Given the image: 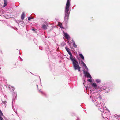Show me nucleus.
Instances as JSON below:
<instances>
[{
	"label": "nucleus",
	"mask_w": 120,
	"mask_h": 120,
	"mask_svg": "<svg viewBox=\"0 0 120 120\" xmlns=\"http://www.w3.org/2000/svg\"><path fill=\"white\" fill-rule=\"evenodd\" d=\"M2 102L3 103L6 104L7 103V102L5 101H2Z\"/></svg>",
	"instance_id": "nucleus-24"
},
{
	"label": "nucleus",
	"mask_w": 120,
	"mask_h": 120,
	"mask_svg": "<svg viewBox=\"0 0 120 120\" xmlns=\"http://www.w3.org/2000/svg\"><path fill=\"white\" fill-rule=\"evenodd\" d=\"M4 4L3 5V7H4L6 6L8 4V2L7 0H4Z\"/></svg>",
	"instance_id": "nucleus-10"
},
{
	"label": "nucleus",
	"mask_w": 120,
	"mask_h": 120,
	"mask_svg": "<svg viewBox=\"0 0 120 120\" xmlns=\"http://www.w3.org/2000/svg\"><path fill=\"white\" fill-rule=\"evenodd\" d=\"M60 27L61 28H63V27L61 26H60Z\"/></svg>",
	"instance_id": "nucleus-27"
},
{
	"label": "nucleus",
	"mask_w": 120,
	"mask_h": 120,
	"mask_svg": "<svg viewBox=\"0 0 120 120\" xmlns=\"http://www.w3.org/2000/svg\"><path fill=\"white\" fill-rule=\"evenodd\" d=\"M64 36L65 38L68 40L69 39L70 37L69 35L67 33L64 32Z\"/></svg>",
	"instance_id": "nucleus-7"
},
{
	"label": "nucleus",
	"mask_w": 120,
	"mask_h": 120,
	"mask_svg": "<svg viewBox=\"0 0 120 120\" xmlns=\"http://www.w3.org/2000/svg\"><path fill=\"white\" fill-rule=\"evenodd\" d=\"M0 120H4L3 119L1 116H0Z\"/></svg>",
	"instance_id": "nucleus-25"
},
{
	"label": "nucleus",
	"mask_w": 120,
	"mask_h": 120,
	"mask_svg": "<svg viewBox=\"0 0 120 120\" xmlns=\"http://www.w3.org/2000/svg\"><path fill=\"white\" fill-rule=\"evenodd\" d=\"M22 22V21H19V20H18V21H17L16 22L17 23H19L20 22Z\"/></svg>",
	"instance_id": "nucleus-22"
},
{
	"label": "nucleus",
	"mask_w": 120,
	"mask_h": 120,
	"mask_svg": "<svg viewBox=\"0 0 120 120\" xmlns=\"http://www.w3.org/2000/svg\"><path fill=\"white\" fill-rule=\"evenodd\" d=\"M9 88L11 91H12L13 93H14V90H15L14 88L12 86L9 85Z\"/></svg>",
	"instance_id": "nucleus-9"
},
{
	"label": "nucleus",
	"mask_w": 120,
	"mask_h": 120,
	"mask_svg": "<svg viewBox=\"0 0 120 120\" xmlns=\"http://www.w3.org/2000/svg\"><path fill=\"white\" fill-rule=\"evenodd\" d=\"M42 27L43 29H45L47 28V26L46 25L44 24L42 25Z\"/></svg>",
	"instance_id": "nucleus-14"
},
{
	"label": "nucleus",
	"mask_w": 120,
	"mask_h": 120,
	"mask_svg": "<svg viewBox=\"0 0 120 120\" xmlns=\"http://www.w3.org/2000/svg\"><path fill=\"white\" fill-rule=\"evenodd\" d=\"M81 64H82L84 66L85 65H86V64H85V63H84L83 61L82 60H81Z\"/></svg>",
	"instance_id": "nucleus-18"
},
{
	"label": "nucleus",
	"mask_w": 120,
	"mask_h": 120,
	"mask_svg": "<svg viewBox=\"0 0 120 120\" xmlns=\"http://www.w3.org/2000/svg\"><path fill=\"white\" fill-rule=\"evenodd\" d=\"M32 30L34 31H35V30L34 29H32Z\"/></svg>",
	"instance_id": "nucleus-26"
},
{
	"label": "nucleus",
	"mask_w": 120,
	"mask_h": 120,
	"mask_svg": "<svg viewBox=\"0 0 120 120\" xmlns=\"http://www.w3.org/2000/svg\"><path fill=\"white\" fill-rule=\"evenodd\" d=\"M70 59L72 62L74 69L75 70H77L78 71H80V67L75 57H73Z\"/></svg>",
	"instance_id": "nucleus-3"
},
{
	"label": "nucleus",
	"mask_w": 120,
	"mask_h": 120,
	"mask_svg": "<svg viewBox=\"0 0 120 120\" xmlns=\"http://www.w3.org/2000/svg\"><path fill=\"white\" fill-rule=\"evenodd\" d=\"M25 14L24 12H23L21 15V19L22 20H23L24 19L25 17Z\"/></svg>",
	"instance_id": "nucleus-11"
},
{
	"label": "nucleus",
	"mask_w": 120,
	"mask_h": 120,
	"mask_svg": "<svg viewBox=\"0 0 120 120\" xmlns=\"http://www.w3.org/2000/svg\"><path fill=\"white\" fill-rule=\"evenodd\" d=\"M3 116V114L2 111H1L0 109V116Z\"/></svg>",
	"instance_id": "nucleus-20"
},
{
	"label": "nucleus",
	"mask_w": 120,
	"mask_h": 120,
	"mask_svg": "<svg viewBox=\"0 0 120 120\" xmlns=\"http://www.w3.org/2000/svg\"><path fill=\"white\" fill-rule=\"evenodd\" d=\"M92 86L93 87H94L95 88L97 89H100V88L98 86L97 84L95 83H93L92 84Z\"/></svg>",
	"instance_id": "nucleus-8"
},
{
	"label": "nucleus",
	"mask_w": 120,
	"mask_h": 120,
	"mask_svg": "<svg viewBox=\"0 0 120 120\" xmlns=\"http://www.w3.org/2000/svg\"><path fill=\"white\" fill-rule=\"evenodd\" d=\"M33 19V18L32 17H29L28 18V20H30L31 19Z\"/></svg>",
	"instance_id": "nucleus-21"
},
{
	"label": "nucleus",
	"mask_w": 120,
	"mask_h": 120,
	"mask_svg": "<svg viewBox=\"0 0 120 120\" xmlns=\"http://www.w3.org/2000/svg\"><path fill=\"white\" fill-rule=\"evenodd\" d=\"M88 81L91 82H92V80L91 79H88Z\"/></svg>",
	"instance_id": "nucleus-23"
},
{
	"label": "nucleus",
	"mask_w": 120,
	"mask_h": 120,
	"mask_svg": "<svg viewBox=\"0 0 120 120\" xmlns=\"http://www.w3.org/2000/svg\"><path fill=\"white\" fill-rule=\"evenodd\" d=\"M19 58H20L21 59V58H20L19 56Z\"/></svg>",
	"instance_id": "nucleus-29"
},
{
	"label": "nucleus",
	"mask_w": 120,
	"mask_h": 120,
	"mask_svg": "<svg viewBox=\"0 0 120 120\" xmlns=\"http://www.w3.org/2000/svg\"><path fill=\"white\" fill-rule=\"evenodd\" d=\"M97 99L96 98H95L94 100L96 101H94L93 99H92V102L94 103L95 104L96 106L98 107V108L100 110L101 112H103L102 113V116L104 118H105V120H108V119L106 117V114L104 112L106 113V111H108L109 110L107 109H106L105 108V106L104 104L103 103H100V104H99L97 105V104L98 103V101H97Z\"/></svg>",
	"instance_id": "nucleus-1"
},
{
	"label": "nucleus",
	"mask_w": 120,
	"mask_h": 120,
	"mask_svg": "<svg viewBox=\"0 0 120 120\" xmlns=\"http://www.w3.org/2000/svg\"><path fill=\"white\" fill-rule=\"evenodd\" d=\"M95 81L97 83H100L101 82V80L100 79H96L95 80Z\"/></svg>",
	"instance_id": "nucleus-13"
},
{
	"label": "nucleus",
	"mask_w": 120,
	"mask_h": 120,
	"mask_svg": "<svg viewBox=\"0 0 120 120\" xmlns=\"http://www.w3.org/2000/svg\"><path fill=\"white\" fill-rule=\"evenodd\" d=\"M65 49L67 52H68V54L70 56V59H71L73 58V57L71 53V52L69 48L67 47V46L65 47Z\"/></svg>",
	"instance_id": "nucleus-5"
},
{
	"label": "nucleus",
	"mask_w": 120,
	"mask_h": 120,
	"mask_svg": "<svg viewBox=\"0 0 120 120\" xmlns=\"http://www.w3.org/2000/svg\"><path fill=\"white\" fill-rule=\"evenodd\" d=\"M79 56L82 59H84V58L82 54H79Z\"/></svg>",
	"instance_id": "nucleus-15"
},
{
	"label": "nucleus",
	"mask_w": 120,
	"mask_h": 120,
	"mask_svg": "<svg viewBox=\"0 0 120 120\" xmlns=\"http://www.w3.org/2000/svg\"><path fill=\"white\" fill-rule=\"evenodd\" d=\"M115 118H116V119H120V117L118 115L116 116L115 117Z\"/></svg>",
	"instance_id": "nucleus-19"
},
{
	"label": "nucleus",
	"mask_w": 120,
	"mask_h": 120,
	"mask_svg": "<svg viewBox=\"0 0 120 120\" xmlns=\"http://www.w3.org/2000/svg\"><path fill=\"white\" fill-rule=\"evenodd\" d=\"M84 66L85 67V69L86 70V71H87V72H88V68H87V66H86V65H84Z\"/></svg>",
	"instance_id": "nucleus-17"
},
{
	"label": "nucleus",
	"mask_w": 120,
	"mask_h": 120,
	"mask_svg": "<svg viewBox=\"0 0 120 120\" xmlns=\"http://www.w3.org/2000/svg\"><path fill=\"white\" fill-rule=\"evenodd\" d=\"M37 85V88H38V85Z\"/></svg>",
	"instance_id": "nucleus-28"
},
{
	"label": "nucleus",
	"mask_w": 120,
	"mask_h": 120,
	"mask_svg": "<svg viewBox=\"0 0 120 120\" xmlns=\"http://www.w3.org/2000/svg\"><path fill=\"white\" fill-rule=\"evenodd\" d=\"M39 91L40 93H41L42 94H44L45 95L46 94L45 93L43 92L42 91H41L40 90H39Z\"/></svg>",
	"instance_id": "nucleus-16"
},
{
	"label": "nucleus",
	"mask_w": 120,
	"mask_h": 120,
	"mask_svg": "<svg viewBox=\"0 0 120 120\" xmlns=\"http://www.w3.org/2000/svg\"><path fill=\"white\" fill-rule=\"evenodd\" d=\"M83 72L84 74L85 75V77L86 76L87 77H89L91 79L92 78L91 76L88 72L85 71L84 70Z\"/></svg>",
	"instance_id": "nucleus-6"
},
{
	"label": "nucleus",
	"mask_w": 120,
	"mask_h": 120,
	"mask_svg": "<svg viewBox=\"0 0 120 120\" xmlns=\"http://www.w3.org/2000/svg\"><path fill=\"white\" fill-rule=\"evenodd\" d=\"M100 91L103 90L105 93H107L110 91V90L108 87L105 86H103L101 88H100Z\"/></svg>",
	"instance_id": "nucleus-4"
},
{
	"label": "nucleus",
	"mask_w": 120,
	"mask_h": 120,
	"mask_svg": "<svg viewBox=\"0 0 120 120\" xmlns=\"http://www.w3.org/2000/svg\"><path fill=\"white\" fill-rule=\"evenodd\" d=\"M72 41L73 42L72 45H73V47H75V48H77V45L75 44L74 41L73 40H72Z\"/></svg>",
	"instance_id": "nucleus-12"
},
{
	"label": "nucleus",
	"mask_w": 120,
	"mask_h": 120,
	"mask_svg": "<svg viewBox=\"0 0 120 120\" xmlns=\"http://www.w3.org/2000/svg\"><path fill=\"white\" fill-rule=\"evenodd\" d=\"M70 0H67L66 4L65 10V17L64 20L65 21H67L69 19L70 11H69L70 5Z\"/></svg>",
	"instance_id": "nucleus-2"
}]
</instances>
